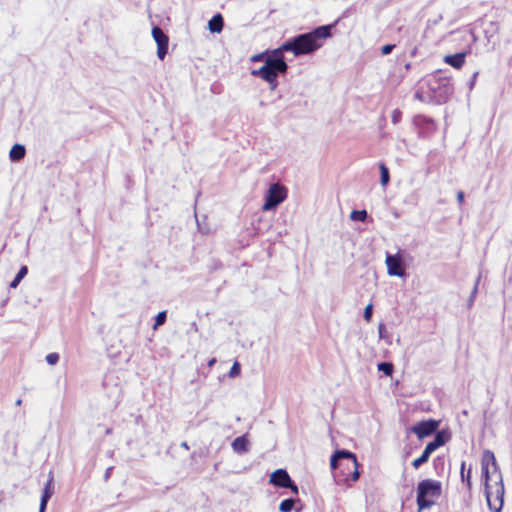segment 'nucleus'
Instances as JSON below:
<instances>
[{
  "label": "nucleus",
  "instance_id": "nucleus-14",
  "mask_svg": "<svg viewBox=\"0 0 512 512\" xmlns=\"http://www.w3.org/2000/svg\"><path fill=\"white\" fill-rule=\"evenodd\" d=\"M466 53L460 52L452 55H445L443 61L455 69H460L465 63Z\"/></svg>",
  "mask_w": 512,
  "mask_h": 512
},
{
  "label": "nucleus",
  "instance_id": "nucleus-28",
  "mask_svg": "<svg viewBox=\"0 0 512 512\" xmlns=\"http://www.w3.org/2000/svg\"><path fill=\"white\" fill-rule=\"evenodd\" d=\"M45 359L49 365H55L59 361V354L56 352L49 353Z\"/></svg>",
  "mask_w": 512,
  "mask_h": 512
},
{
  "label": "nucleus",
  "instance_id": "nucleus-15",
  "mask_svg": "<svg viewBox=\"0 0 512 512\" xmlns=\"http://www.w3.org/2000/svg\"><path fill=\"white\" fill-rule=\"evenodd\" d=\"M232 449L234 452L238 454H242L247 452L248 450V439L246 435L239 436L234 439V441L231 444Z\"/></svg>",
  "mask_w": 512,
  "mask_h": 512
},
{
  "label": "nucleus",
  "instance_id": "nucleus-7",
  "mask_svg": "<svg viewBox=\"0 0 512 512\" xmlns=\"http://www.w3.org/2000/svg\"><path fill=\"white\" fill-rule=\"evenodd\" d=\"M385 265L389 276L403 277L405 275L403 259L400 253L386 254Z\"/></svg>",
  "mask_w": 512,
  "mask_h": 512
},
{
  "label": "nucleus",
  "instance_id": "nucleus-17",
  "mask_svg": "<svg viewBox=\"0 0 512 512\" xmlns=\"http://www.w3.org/2000/svg\"><path fill=\"white\" fill-rule=\"evenodd\" d=\"M26 149L22 144H14L9 152V158L11 161H20L25 157Z\"/></svg>",
  "mask_w": 512,
  "mask_h": 512
},
{
  "label": "nucleus",
  "instance_id": "nucleus-31",
  "mask_svg": "<svg viewBox=\"0 0 512 512\" xmlns=\"http://www.w3.org/2000/svg\"><path fill=\"white\" fill-rule=\"evenodd\" d=\"M479 280H480V278L477 279L476 284L474 285V288H473V290L471 292V295H470V298H469V305H472V303L474 302L475 296H476L477 291H478Z\"/></svg>",
  "mask_w": 512,
  "mask_h": 512
},
{
  "label": "nucleus",
  "instance_id": "nucleus-18",
  "mask_svg": "<svg viewBox=\"0 0 512 512\" xmlns=\"http://www.w3.org/2000/svg\"><path fill=\"white\" fill-rule=\"evenodd\" d=\"M481 474L484 480V487L493 484L496 479V474L494 473V469L492 470L487 467H481Z\"/></svg>",
  "mask_w": 512,
  "mask_h": 512
},
{
  "label": "nucleus",
  "instance_id": "nucleus-5",
  "mask_svg": "<svg viewBox=\"0 0 512 512\" xmlns=\"http://www.w3.org/2000/svg\"><path fill=\"white\" fill-rule=\"evenodd\" d=\"M339 460H346L347 467L349 468L350 466H352L354 468V471L352 473V480L353 481L358 480L360 473L358 471V462H357L355 454H353L349 451H345V450L336 451L332 455L331 460H330V466L332 469L337 468Z\"/></svg>",
  "mask_w": 512,
  "mask_h": 512
},
{
  "label": "nucleus",
  "instance_id": "nucleus-33",
  "mask_svg": "<svg viewBox=\"0 0 512 512\" xmlns=\"http://www.w3.org/2000/svg\"><path fill=\"white\" fill-rule=\"evenodd\" d=\"M394 49V45L392 44H386L384 45L382 48H381V53L383 55H388L392 52V50Z\"/></svg>",
  "mask_w": 512,
  "mask_h": 512
},
{
  "label": "nucleus",
  "instance_id": "nucleus-9",
  "mask_svg": "<svg viewBox=\"0 0 512 512\" xmlns=\"http://www.w3.org/2000/svg\"><path fill=\"white\" fill-rule=\"evenodd\" d=\"M438 428V422L435 420H425L421 421L414 426H412L411 431L416 434V436L419 439H423L430 434H432L434 431H436Z\"/></svg>",
  "mask_w": 512,
  "mask_h": 512
},
{
  "label": "nucleus",
  "instance_id": "nucleus-6",
  "mask_svg": "<svg viewBox=\"0 0 512 512\" xmlns=\"http://www.w3.org/2000/svg\"><path fill=\"white\" fill-rule=\"evenodd\" d=\"M285 51L286 50H280V47L273 50L270 55L265 57V65L278 74L285 73L288 69V65L283 58V52Z\"/></svg>",
  "mask_w": 512,
  "mask_h": 512
},
{
  "label": "nucleus",
  "instance_id": "nucleus-20",
  "mask_svg": "<svg viewBox=\"0 0 512 512\" xmlns=\"http://www.w3.org/2000/svg\"><path fill=\"white\" fill-rule=\"evenodd\" d=\"M379 170H380V176H381L380 183L384 187L388 184L389 179H390L389 170L384 163H380Z\"/></svg>",
  "mask_w": 512,
  "mask_h": 512
},
{
  "label": "nucleus",
  "instance_id": "nucleus-29",
  "mask_svg": "<svg viewBox=\"0 0 512 512\" xmlns=\"http://www.w3.org/2000/svg\"><path fill=\"white\" fill-rule=\"evenodd\" d=\"M372 313H373V305H372V303H369V304L365 307V309H364V313H363L364 319H365L367 322H370V321H371Z\"/></svg>",
  "mask_w": 512,
  "mask_h": 512
},
{
  "label": "nucleus",
  "instance_id": "nucleus-30",
  "mask_svg": "<svg viewBox=\"0 0 512 512\" xmlns=\"http://www.w3.org/2000/svg\"><path fill=\"white\" fill-rule=\"evenodd\" d=\"M239 374H240V365L238 362H234L228 375H229V377L233 378V377L238 376Z\"/></svg>",
  "mask_w": 512,
  "mask_h": 512
},
{
  "label": "nucleus",
  "instance_id": "nucleus-2",
  "mask_svg": "<svg viewBox=\"0 0 512 512\" xmlns=\"http://www.w3.org/2000/svg\"><path fill=\"white\" fill-rule=\"evenodd\" d=\"M442 484L434 479H424L417 486L418 510L429 509L435 504V500L441 496Z\"/></svg>",
  "mask_w": 512,
  "mask_h": 512
},
{
  "label": "nucleus",
  "instance_id": "nucleus-19",
  "mask_svg": "<svg viewBox=\"0 0 512 512\" xmlns=\"http://www.w3.org/2000/svg\"><path fill=\"white\" fill-rule=\"evenodd\" d=\"M28 273V269L26 266H22L18 273L16 274L15 278L13 279V281L10 283V287L11 288H16L19 283L21 282V280L27 275Z\"/></svg>",
  "mask_w": 512,
  "mask_h": 512
},
{
  "label": "nucleus",
  "instance_id": "nucleus-13",
  "mask_svg": "<svg viewBox=\"0 0 512 512\" xmlns=\"http://www.w3.org/2000/svg\"><path fill=\"white\" fill-rule=\"evenodd\" d=\"M481 467L493 468L494 473H501L499 470L494 453L491 450H485L481 457Z\"/></svg>",
  "mask_w": 512,
  "mask_h": 512
},
{
  "label": "nucleus",
  "instance_id": "nucleus-24",
  "mask_svg": "<svg viewBox=\"0 0 512 512\" xmlns=\"http://www.w3.org/2000/svg\"><path fill=\"white\" fill-rule=\"evenodd\" d=\"M447 436L444 432H438L433 441H431L437 448L443 446L447 441Z\"/></svg>",
  "mask_w": 512,
  "mask_h": 512
},
{
  "label": "nucleus",
  "instance_id": "nucleus-22",
  "mask_svg": "<svg viewBox=\"0 0 512 512\" xmlns=\"http://www.w3.org/2000/svg\"><path fill=\"white\" fill-rule=\"evenodd\" d=\"M367 218L366 210H353L350 214V219L353 221L364 222Z\"/></svg>",
  "mask_w": 512,
  "mask_h": 512
},
{
  "label": "nucleus",
  "instance_id": "nucleus-8",
  "mask_svg": "<svg viewBox=\"0 0 512 512\" xmlns=\"http://www.w3.org/2000/svg\"><path fill=\"white\" fill-rule=\"evenodd\" d=\"M152 37L157 44V56L160 60H163L168 52V36L160 27L154 26L152 28Z\"/></svg>",
  "mask_w": 512,
  "mask_h": 512
},
{
  "label": "nucleus",
  "instance_id": "nucleus-36",
  "mask_svg": "<svg viewBox=\"0 0 512 512\" xmlns=\"http://www.w3.org/2000/svg\"><path fill=\"white\" fill-rule=\"evenodd\" d=\"M457 200H458V202H459L460 204H462V203H463V201H464V193H463L462 191H459V192L457 193Z\"/></svg>",
  "mask_w": 512,
  "mask_h": 512
},
{
  "label": "nucleus",
  "instance_id": "nucleus-41",
  "mask_svg": "<svg viewBox=\"0 0 512 512\" xmlns=\"http://www.w3.org/2000/svg\"><path fill=\"white\" fill-rule=\"evenodd\" d=\"M181 446H182V447H184L185 449H188L187 442H182V443H181Z\"/></svg>",
  "mask_w": 512,
  "mask_h": 512
},
{
  "label": "nucleus",
  "instance_id": "nucleus-3",
  "mask_svg": "<svg viewBox=\"0 0 512 512\" xmlns=\"http://www.w3.org/2000/svg\"><path fill=\"white\" fill-rule=\"evenodd\" d=\"M487 505L492 512H501L504 504V483L502 473H497L493 484L484 487Z\"/></svg>",
  "mask_w": 512,
  "mask_h": 512
},
{
  "label": "nucleus",
  "instance_id": "nucleus-10",
  "mask_svg": "<svg viewBox=\"0 0 512 512\" xmlns=\"http://www.w3.org/2000/svg\"><path fill=\"white\" fill-rule=\"evenodd\" d=\"M251 74L255 77H259L264 81L268 82L271 86V90H274L277 87V77L278 73L266 66L265 64L259 69H255L251 71Z\"/></svg>",
  "mask_w": 512,
  "mask_h": 512
},
{
  "label": "nucleus",
  "instance_id": "nucleus-21",
  "mask_svg": "<svg viewBox=\"0 0 512 512\" xmlns=\"http://www.w3.org/2000/svg\"><path fill=\"white\" fill-rule=\"evenodd\" d=\"M471 466L468 468L467 472L465 473V462H462L461 464V479L463 482H466L467 487L471 488Z\"/></svg>",
  "mask_w": 512,
  "mask_h": 512
},
{
  "label": "nucleus",
  "instance_id": "nucleus-32",
  "mask_svg": "<svg viewBox=\"0 0 512 512\" xmlns=\"http://www.w3.org/2000/svg\"><path fill=\"white\" fill-rule=\"evenodd\" d=\"M436 449H438V448L432 442H429L425 446L424 452H426L430 456Z\"/></svg>",
  "mask_w": 512,
  "mask_h": 512
},
{
  "label": "nucleus",
  "instance_id": "nucleus-40",
  "mask_svg": "<svg viewBox=\"0 0 512 512\" xmlns=\"http://www.w3.org/2000/svg\"><path fill=\"white\" fill-rule=\"evenodd\" d=\"M477 75H478V72H475L474 75H473V80L476 79ZM473 84H474V81H472L471 86H473Z\"/></svg>",
  "mask_w": 512,
  "mask_h": 512
},
{
  "label": "nucleus",
  "instance_id": "nucleus-1",
  "mask_svg": "<svg viewBox=\"0 0 512 512\" xmlns=\"http://www.w3.org/2000/svg\"><path fill=\"white\" fill-rule=\"evenodd\" d=\"M330 36V26H320L313 31L304 33L286 41L280 50L292 52L295 56L309 54L322 46V40Z\"/></svg>",
  "mask_w": 512,
  "mask_h": 512
},
{
  "label": "nucleus",
  "instance_id": "nucleus-34",
  "mask_svg": "<svg viewBox=\"0 0 512 512\" xmlns=\"http://www.w3.org/2000/svg\"><path fill=\"white\" fill-rule=\"evenodd\" d=\"M265 55L264 53H259V54H256V55H253L251 57V61L252 62H259V61H262V60H265Z\"/></svg>",
  "mask_w": 512,
  "mask_h": 512
},
{
  "label": "nucleus",
  "instance_id": "nucleus-27",
  "mask_svg": "<svg viewBox=\"0 0 512 512\" xmlns=\"http://www.w3.org/2000/svg\"><path fill=\"white\" fill-rule=\"evenodd\" d=\"M166 321V311H161L157 314L155 318V323L153 325V329L156 330L159 326L163 325Z\"/></svg>",
  "mask_w": 512,
  "mask_h": 512
},
{
  "label": "nucleus",
  "instance_id": "nucleus-35",
  "mask_svg": "<svg viewBox=\"0 0 512 512\" xmlns=\"http://www.w3.org/2000/svg\"><path fill=\"white\" fill-rule=\"evenodd\" d=\"M285 488H289L294 494H298V487L292 482V480L290 481V485Z\"/></svg>",
  "mask_w": 512,
  "mask_h": 512
},
{
  "label": "nucleus",
  "instance_id": "nucleus-39",
  "mask_svg": "<svg viewBox=\"0 0 512 512\" xmlns=\"http://www.w3.org/2000/svg\"><path fill=\"white\" fill-rule=\"evenodd\" d=\"M215 362H216V359H215V358L210 359V360L208 361V366H209V367H212V366L215 364Z\"/></svg>",
  "mask_w": 512,
  "mask_h": 512
},
{
  "label": "nucleus",
  "instance_id": "nucleus-26",
  "mask_svg": "<svg viewBox=\"0 0 512 512\" xmlns=\"http://www.w3.org/2000/svg\"><path fill=\"white\" fill-rule=\"evenodd\" d=\"M429 457V454L423 451L422 454L412 462V466L418 469L422 464L428 461Z\"/></svg>",
  "mask_w": 512,
  "mask_h": 512
},
{
  "label": "nucleus",
  "instance_id": "nucleus-16",
  "mask_svg": "<svg viewBox=\"0 0 512 512\" xmlns=\"http://www.w3.org/2000/svg\"><path fill=\"white\" fill-rule=\"evenodd\" d=\"M223 25V17L218 13L209 20L208 29L212 33H220L223 29Z\"/></svg>",
  "mask_w": 512,
  "mask_h": 512
},
{
  "label": "nucleus",
  "instance_id": "nucleus-37",
  "mask_svg": "<svg viewBox=\"0 0 512 512\" xmlns=\"http://www.w3.org/2000/svg\"><path fill=\"white\" fill-rule=\"evenodd\" d=\"M384 329H385L384 324H380V325L378 326V332H379V337H380V338H382V337H383V331H384Z\"/></svg>",
  "mask_w": 512,
  "mask_h": 512
},
{
  "label": "nucleus",
  "instance_id": "nucleus-4",
  "mask_svg": "<svg viewBox=\"0 0 512 512\" xmlns=\"http://www.w3.org/2000/svg\"><path fill=\"white\" fill-rule=\"evenodd\" d=\"M287 197V190L279 183L270 185L262 206L263 211H271L278 207Z\"/></svg>",
  "mask_w": 512,
  "mask_h": 512
},
{
  "label": "nucleus",
  "instance_id": "nucleus-11",
  "mask_svg": "<svg viewBox=\"0 0 512 512\" xmlns=\"http://www.w3.org/2000/svg\"><path fill=\"white\" fill-rule=\"evenodd\" d=\"M52 495H53V474H52V472H49L48 480H47L45 487L42 491L40 505H39V512L46 511L47 503Z\"/></svg>",
  "mask_w": 512,
  "mask_h": 512
},
{
  "label": "nucleus",
  "instance_id": "nucleus-25",
  "mask_svg": "<svg viewBox=\"0 0 512 512\" xmlns=\"http://www.w3.org/2000/svg\"><path fill=\"white\" fill-rule=\"evenodd\" d=\"M379 371H382L385 375L390 376L393 372V365L389 362H381L377 365Z\"/></svg>",
  "mask_w": 512,
  "mask_h": 512
},
{
  "label": "nucleus",
  "instance_id": "nucleus-23",
  "mask_svg": "<svg viewBox=\"0 0 512 512\" xmlns=\"http://www.w3.org/2000/svg\"><path fill=\"white\" fill-rule=\"evenodd\" d=\"M294 500L292 498H288L283 500L279 505L280 512H291L294 507Z\"/></svg>",
  "mask_w": 512,
  "mask_h": 512
},
{
  "label": "nucleus",
  "instance_id": "nucleus-38",
  "mask_svg": "<svg viewBox=\"0 0 512 512\" xmlns=\"http://www.w3.org/2000/svg\"><path fill=\"white\" fill-rule=\"evenodd\" d=\"M399 114L400 113L398 111H394L393 116H392V119H393L394 123L397 121Z\"/></svg>",
  "mask_w": 512,
  "mask_h": 512
},
{
  "label": "nucleus",
  "instance_id": "nucleus-12",
  "mask_svg": "<svg viewBox=\"0 0 512 512\" xmlns=\"http://www.w3.org/2000/svg\"><path fill=\"white\" fill-rule=\"evenodd\" d=\"M269 481L275 486L285 488L290 485L291 478L286 470L277 469L270 475Z\"/></svg>",
  "mask_w": 512,
  "mask_h": 512
}]
</instances>
